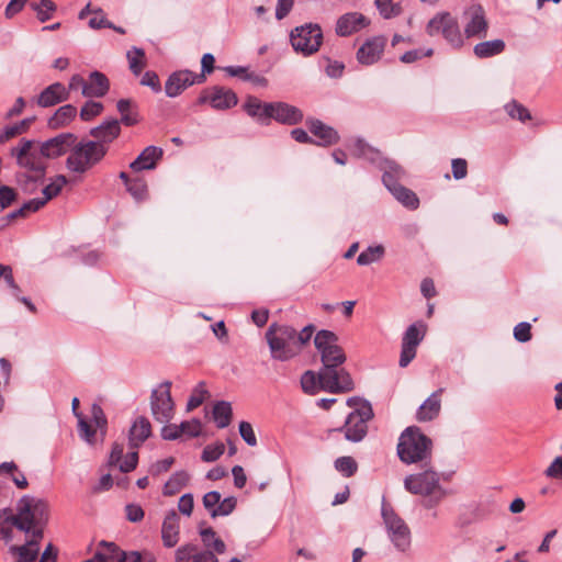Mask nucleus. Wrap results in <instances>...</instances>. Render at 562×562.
<instances>
[{
  "label": "nucleus",
  "instance_id": "1",
  "mask_svg": "<svg viewBox=\"0 0 562 562\" xmlns=\"http://www.w3.org/2000/svg\"><path fill=\"white\" fill-rule=\"evenodd\" d=\"M337 342L338 336L327 329L319 330L314 338L315 348L323 362L321 379L334 394L350 392L355 386L349 372L339 368L346 361V355Z\"/></svg>",
  "mask_w": 562,
  "mask_h": 562
},
{
  "label": "nucleus",
  "instance_id": "2",
  "mask_svg": "<svg viewBox=\"0 0 562 562\" xmlns=\"http://www.w3.org/2000/svg\"><path fill=\"white\" fill-rule=\"evenodd\" d=\"M5 521L15 527L26 536L44 538V529L48 522L49 512L45 501L34 496H22L15 506V513L5 509Z\"/></svg>",
  "mask_w": 562,
  "mask_h": 562
},
{
  "label": "nucleus",
  "instance_id": "3",
  "mask_svg": "<svg viewBox=\"0 0 562 562\" xmlns=\"http://www.w3.org/2000/svg\"><path fill=\"white\" fill-rule=\"evenodd\" d=\"M432 441L418 427H407L400 436L397 456L406 464L423 462L425 467L431 461Z\"/></svg>",
  "mask_w": 562,
  "mask_h": 562
},
{
  "label": "nucleus",
  "instance_id": "4",
  "mask_svg": "<svg viewBox=\"0 0 562 562\" xmlns=\"http://www.w3.org/2000/svg\"><path fill=\"white\" fill-rule=\"evenodd\" d=\"M440 474L427 465L423 472L409 474L404 479V487L414 495L428 497L425 502L427 508L438 505L447 495L440 485Z\"/></svg>",
  "mask_w": 562,
  "mask_h": 562
},
{
  "label": "nucleus",
  "instance_id": "5",
  "mask_svg": "<svg viewBox=\"0 0 562 562\" xmlns=\"http://www.w3.org/2000/svg\"><path fill=\"white\" fill-rule=\"evenodd\" d=\"M108 150L109 147H103L93 140H76L66 159V167L70 172L83 175L98 165L105 157Z\"/></svg>",
  "mask_w": 562,
  "mask_h": 562
},
{
  "label": "nucleus",
  "instance_id": "6",
  "mask_svg": "<svg viewBox=\"0 0 562 562\" xmlns=\"http://www.w3.org/2000/svg\"><path fill=\"white\" fill-rule=\"evenodd\" d=\"M266 340L271 358L278 361H288L299 355L294 340V328L289 325L272 323L266 331Z\"/></svg>",
  "mask_w": 562,
  "mask_h": 562
},
{
  "label": "nucleus",
  "instance_id": "7",
  "mask_svg": "<svg viewBox=\"0 0 562 562\" xmlns=\"http://www.w3.org/2000/svg\"><path fill=\"white\" fill-rule=\"evenodd\" d=\"M426 33L431 37L440 35L453 49H460L465 44L457 16L448 11L436 13L428 21Z\"/></svg>",
  "mask_w": 562,
  "mask_h": 562
},
{
  "label": "nucleus",
  "instance_id": "8",
  "mask_svg": "<svg viewBox=\"0 0 562 562\" xmlns=\"http://www.w3.org/2000/svg\"><path fill=\"white\" fill-rule=\"evenodd\" d=\"M381 514L394 547L401 552L407 551L411 547V530L385 498L382 499Z\"/></svg>",
  "mask_w": 562,
  "mask_h": 562
},
{
  "label": "nucleus",
  "instance_id": "9",
  "mask_svg": "<svg viewBox=\"0 0 562 562\" xmlns=\"http://www.w3.org/2000/svg\"><path fill=\"white\" fill-rule=\"evenodd\" d=\"M373 409L370 403L362 404L360 409L350 412L342 426L334 431L342 432L346 440L360 442L368 434V423L373 418Z\"/></svg>",
  "mask_w": 562,
  "mask_h": 562
},
{
  "label": "nucleus",
  "instance_id": "10",
  "mask_svg": "<svg viewBox=\"0 0 562 562\" xmlns=\"http://www.w3.org/2000/svg\"><path fill=\"white\" fill-rule=\"evenodd\" d=\"M323 41V32L318 24L307 23L291 31L290 42L296 53L304 56L316 53Z\"/></svg>",
  "mask_w": 562,
  "mask_h": 562
},
{
  "label": "nucleus",
  "instance_id": "11",
  "mask_svg": "<svg viewBox=\"0 0 562 562\" xmlns=\"http://www.w3.org/2000/svg\"><path fill=\"white\" fill-rule=\"evenodd\" d=\"M12 156L24 171L36 172L37 177H45L47 164L40 148H34V142L22 138L19 145L12 148Z\"/></svg>",
  "mask_w": 562,
  "mask_h": 562
},
{
  "label": "nucleus",
  "instance_id": "12",
  "mask_svg": "<svg viewBox=\"0 0 562 562\" xmlns=\"http://www.w3.org/2000/svg\"><path fill=\"white\" fill-rule=\"evenodd\" d=\"M463 36L468 38H484L488 31V21L481 4L473 3L462 12Z\"/></svg>",
  "mask_w": 562,
  "mask_h": 562
},
{
  "label": "nucleus",
  "instance_id": "13",
  "mask_svg": "<svg viewBox=\"0 0 562 562\" xmlns=\"http://www.w3.org/2000/svg\"><path fill=\"white\" fill-rule=\"evenodd\" d=\"M171 382L165 381L150 395V409L154 418L167 424L173 417L175 404L170 393Z\"/></svg>",
  "mask_w": 562,
  "mask_h": 562
},
{
  "label": "nucleus",
  "instance_id": "14",
  "mask_svg": "<svg viewBox=\"0 0 562 562\" xmlns=\"http://www.w3.org/2000/svg\"><path fill=\"white\" fill-rule=\"evenodd\" d=\"M427 326L424 322L418 321L409 325L402 338L401 356L398 364L401 368L407 367L416 357L418 345L425 338Z\"/></svg>",
  "mask_w": 562,
  "mask_h": 562
},
{
  "label": "nucleus",
  "instance_id": "15",
  "mask_svg": "<svg viewBox=\"0 0 562 562\" xmlns=\"http://www.w3.org/2000/svg\"><path fill=\"white\" fill-rule=\"evenodd\" d=\"M237 102V95L232 89L220 86L204 89L196 100L198 104L210 103L215 110L231 109L235 106Z\"/></svg>",
  "mask_w": 562,
  "mask_h": 562
},
{
  "label": "nucleus",
  "instance_id": "16",
  "mask_svg": "<svg viewBox=\"0 0 562 562\" xmlns=\"http://www.w3.org/2000/svg\"><path fill=\"white\" fill-rule=\"evenodd\" d=\"M205 81L203 74H195L191 70H178L172 72L166 83L165 92L169 98H176L180 95L187 88L194 83H202Z\"/></svg>",
  "mask_w": 562,
  "mask_h": 562
},
{
  "label": "nucleus",
  "instance_id": "17",
  "mask_svg": "<svg viewBox=\"0 0 562 562\" xmlns=\"http://www.w3.org/2000/svg\"><path fill=\"white\" fill-rule=\"evenodd\" d=\"M91 424H89L83 416L78 420V430L80 437L88 443H93L97 429L104 436L106 431L108 420L102 407L99 404L91 406Z\"/></svg>",
  "mask_w": 562,
  "mask_h": 562
},
{
  "label": "nucleus",
  "instance_id": "18",
  "mask_svg": "<svg viewBox=\"0 0 562 562\" xmlns=\"http://www.w3.org/2000/svg\"><path fill=\"white\" fill-rule=\"evenodd\" d=\"M77 136L72 133H61L57 136L43 142L40 146L42 155L46 159H54L70 151L75 145Z\"/></svg>",
  "mask_w": 562,
  "mask_h": 562
},
{
  "label": "nucleus",
  "instance_id": "19",
  "mask_svg": "<svg viewBox=\"0 0 562 562\" xmlns=\"http://www.w3.org/2000/svg\"><path fill=\"white\" fill-rule=\"evenodd\" d=\"M387 38L383 35L368 38L358 49L357 59L361 65H372L376 63L385 48Z\"/></svg>",
  "mask_w": 562,
  "mask_h": 562
},
{
  "label": "nucleus",
  "instance_id": "20",
  "mask_svg": "<svg viewBox=\"0 0 562 562\" xmlns=\"http://www.w3.org/2000/svg\"><path fill=\"white\" fill-rule=\"evenodd\" d=\"M370 24V20L359 12H348L338 18L336 34L341 37L350 36Z\"/></svg>",
  "mask_w": 562,
  "mask_h": 562
},
{
  "label": "nucleus",
  "instance_id": "21",
  "mask_svg": "<svg viewBox=\"0 0 562 562\" xmlns=\"http://www.w3.org/2000/svg\"><path fill=\"white\" fill-rule=\"evenodd\" d=\"M272 106L270 120L273 119L278 123L295 125L302 122L304 117L303 112L297 106L286 102H272Z\"/></svg>",
  "mask_w": 562,
  "mask_h": 562
},
{
  "label": "nucleus",
  "instance_id": "22",
  "mask_svg": "<svg viewBox=\"0 0 562 562\" xmlns=\"http://www.w3.org/2000/svg\"><path fill=\"white\" fill-rule=\"evenodd\" d=\"M68 100V90L61 82H54L47 86L36 98L41 108H50Z\"/></svg>",
  "mask_w": 562,
  "mask_h": 562
},
{
  "label": "nucleus",
  "instance_id": "23",
  "mask_svg": "<svg viewBox=\"0 0 562 562\" xmlns=\"http://www.w3.org/2000/svg\"><path fill=\"white\" fill-rule=\"evenodd\" d=\"M121 133L120 121L116 119L104 121L99 126L90 130V135L94 138V143H100L103 147H108L110 143L116 139Z\"/></svg>",
  "mask_w": 562,
  "mask_h": 562
},
{
  "label": "nucleus",
  "instance_id": "24",
  "mask_svg": "<svg viewBox=\"0 0 562 562\" xmlns=\"http://www.w3.org/2000/svg\"><path fill=\"white\" fill-rule=\"evenodd\" d=\"M176 562H220L214 552L200 550L194 544H184L176 551Z\"/></svg>",
  "mask_w": 562,
  "mask_h": 562
},
{
  "label": "nucleus",
  "instance_id": "25",
  "mask_svg": "<svg viewBox=\"0 0 562 562\" xmlns=\"http://www.w3.org/2000/svg\"><path fill=\"white\" fill-rule=\"evenodd\" d=\"M164 150L157 146H147L137 158L130 164V168L135 172L153 170L157 162L162 158Z\"/></svg>",
  "mask_w": 562,
  "mask_h": 562
},
{
  "label": "nucleus",
  "instance_id": "26",
  "mask_svg": "<svg viewBox=\"0 0 562 562\" xmlns=\"http://www.w3.org/2000/svg\"><path fill=\"white\" fill-rule=\"evenodd\" d=\"M306 125L310 132L319 139V142L316 143L317 145L330 146L339 140L337 131L317 119H308Z\"/></svg>",
  "mask_w": 562,
  "mask_h": 562
},
{
  "label": "nucleus",
  "instance_id": "27",
  "mask_svg": "<svg viewBox=\"0 0 562 562\" xmlns=\"http://www.w3.org/2000/svg\"><path fill=\"white\" fill-rule=\"evenodd\" d=\"M110 90V81L108 77L95 70L89 75L87 83L83 87L82 95L88 98H102Z\"/></svg>",
  "mask_w": 562,
  "mask_h": 562
},
{
  "label": "nucleus",
  "instance_id": "28",
  "mask_svg": "<svg viewBox=\"0 0 562 562\" xmlns=\"http://www.w3.org/2000/svg\"><path fill=\"white\" fill-rule=\"evenodd\" d=\"M443 389L440 387L418 407L416 412V419L418 422H430L438 417L441 409V394Z\"/></svg>",
  "mask_w": 562,
  "mask_h": 562
},
{
  "label": "nucleus",
  "instance_id": "29",
  "mask_svg": "<svg viewBox=\"0 0 562 562\" xmlns=\"http://www.w3.org/2000/svg\"><path fill=\"white\" fill-rule=\"evenodd\" d=\"M179 516L175 510H170L161 526V539L167 548L175 547L179 541Z\"/></svg>",
  "mask_w": 562,
  "mask_h": 562
},
{
  "label": "nucleus",
  "instance_id": "30",
  "mask_svg": "<svg viewBox=\"0 0 562 562\" xmlns=\"http://www.w3.org/2000/svg\"><path fill=\"white\" fill-rule=\"evenodd\" d=\"M150 435H151V425H150L149 420L144 416L137 417L130 428V434H128L130 447L133 449H137L146 441V439Z\"/></svg>",
  "mask_w": 562,
  "mask_h": 562
},
{
  "label": "nucleus",
  "instance_id": "31",
  "mask_svg": "<svg viewBox=\"0 0 562 562\" xmlns=\"http://www.w3.org/2000/svg\"><path fill=\"white\" fill-rule=\"evenodd\" d=\"M43 538L27 536L22 546H12L10 552L19 557L20 562H35L40 553V543Z\"/></svg>",
  "mask_w": 562,
  "mask_h": 562
},
{
  "label": "nucleus",
  "instance_id": "32",
  "mask_svg": "<svg viewBox=\"0 0 562 562\" xmlns=\"http://www.w3.org/2000/svg\"><path fill=\"white\" fill-rule=\"evenodd\" d=\"M244 108L247 114L257 119L258 122L262 124L270 122L271 110H273L272 102H261L256 97H249Z\"/></svg>",
  "mask_w": 562,
  "mask_h": 562
},
{
  "label": "nucleus",
  "instance_id": "33",
  "mask_svg": "<svg viewBox=\"0 0 562 562\" xmlns=\"http://www.w3.org/2000/svg\"><path fill=\"white\" fill-rule=\"evenodd\" d=\"M506 44L501 38L480 42L473 47V54L479 59H486L501 55L505 50Z\"/></svg>",
  "mask_w": 562,
  "mask_h": 562
},
{
  "label": "nucleus",
  "instance_id": "34",
  "mask_svg": "<svg viewBox=\"0 0 562 562\" xmlns=\"http://www.w3.org/2000/svg\"><path fill=\"white\" fill-rule=\"evenodd\" d=\"M77 115V108L72 104H65L58 108L48 120V126L57 130L67 126Z\"/></svg>",
  "mask_w": 562,
  "mask_h": 562
},
{
  "label": "nucleus",
  "instance_id": "35",
  "mask_svg": "<svg viewBox=\"0 0 562 562\" xmlns=\"http://www.w3.org/2000/svg\"><path fill=\"white\" fill-rule=\"evenodd\" d=\"M386 189L405 207L416 210L419 206V199L416 193L401 183Z\"/></svg>",
  "mask_w": 562,
  "mask_h": 562
},
{
  "label": "nucleus",
  "instance_id": "36",
  "mask_svg": "<svg viewBox=\"0 0 562 562\" xmlns=\"http://www.w3.org/2000/svg\"><path fill=\"white\" fill-rule=\"evenodd\" d=\"M200 537L205 550L214 552L215 555L225 553L226 544L212 527L201 529Z\"/></svg>",
  "mask_w": 562,
  "mask_h": 562
},
{
  "label": "nucleus",
  "instance_id": "37",
  "mask_svg": "<svg viewBox=\"0 0 562 562\" xmlns=\"http://www.w3.org/2000/svg\"><path fill=\"white\" fill-rule=\"evenodd\" d=\"M301 386L304 393L314 395L319 390H324L330 393V390L326 387L325 382L321 379V370L315 373L314 371H305L301 376Z\"/></svg>",
  "mask_w": 562,
  "mask_h": 562
},
{
  "label": "nucleus",
  "instance_id": "38",
  "mask_svg": "<svg viewBox=\"0 0 562 562\" xmlns=\"http://www.w3.org/2000/svg\"><path fill=\"white\" fill-rule=\"evenodd\" d=\"M95 554L101 557L100 562H122L124 558L123 550L116 543L106 540L98 543Z\"/></svg>",
  "mask_w": 562,
  "mask_h": 562
},
{
  "label": "nucleus",
  "instance_id": "39",
  "mask_svg": "<svg viewBox=\"0 0 562 562\" xmlns=\"http://www.w3.org/2000/svg\"><path fill=\"white\" fill-rule=\"evenodd\" d=\"M116 108L121 114L120 124L123 123L125 126H133L139 122L136 104L133 103L132 100L121 99L117 101Z\"/></svg>",
  "mask_w": 562,
  "mask_h": 562
},
{
  "label": "nucleus",
  "instance_id": "40",
  "mask_svg": "<svg viewBox=\"0 0 562 562\" xmlns=\"http://www.w3.org/2000/svg\"><path fill=\"white\" fill-rule=\"evenodd\" d=\"M404 169L393 160H386L383 166L382 181L386 188L400 184L404 178Z\"/></svg>",
  "mask_w": 562,
  "mask_h": 562
},
{
  "label": "nucleus",
  "instance_id": "41",
  "mask_svg": "<svg viewBox=\"0 0 562 562\" xmlns=\"http://www.w3.org/2000/svg\"><path fill=\"white\" fill-rule=\"evenodd\" d=\"M213 419L218 428H226L233 416V409L229 402L218 401L213 406Z\"/></svg>",
  "mask_w": 562,
  "mask_h": 562
},
{
  "label": "nucleus",
  "instance_id": "42",
  "mask_svg": "<svg viewBox=\"0 0 562 562\" xmlns=\"http://www.w3.org/2000/svg\"><path fill=\"white\" fill-rule=\"evenodd\" d=\"M128 60L130 70L135 75L139 76L144 67L146 66V56L143 48L133 46L126 53Z\"/></svg>",
  "mask_w": 562,
  "mask_h": 562
},
{
  "label": "nucleus",
  "instance_id": "43",
  "mask_svg": "<svg viewBox=\"0 0 562 562\" xmlns=\"http://www.w3.org/2000/svg\"><path fill=\"white\" fill-rule=\"evenodd\" d=\"M16 180L25 193H33L43 183L44 177H37L36 172L21 171L16 175Z\"/></svg>",
  "mask_w": 562,
  "mask_h": 562
},
{
  "label": "nucleus",
  "instance_id": "44",
  "mask_svg": "<svg viewBox=\"0 0 562 562\" xmlns=\"http://www.w3.org/2000/svg\"><path fill=\"white\" fill-rule=\"evenodd\" d=\"M190 475L186 471H178L171 475L164 486V495L171 496L187 485Z\"/></svg>",
  "mask_w": 562,
  "mask_h": 562
},
{
  "label": "nucleus",
  "instance_id": "45",
  "mask_svg": "<svg viewBox=\"0 0 562 562\" xmlns=\"http://www.w3.org/2000/svg\"><path fill=\"white\" fill-rule=\"evenodd\" d=\"M68 183V179L64 175H58L54 177L50 182L43 188L44 198H41L42 201H45V204L57 196L61 189Z\"/></svg>",
  "mask_w": 562,
  "mask_h": 562
},
{
  "label": "nucleus",
  "instance_id": "46",
  "mask_svg": "<svg viewBox=\"0 0 562 562\" xmlns=\"http://www.w3.org/2000/svg\"><path fill=\"white\" fill-rule=\"evenodd\" d=\"M33 121L34 117H27L20 121L19 123L5 126L3 131L0 132V143H4L16 135L25 133Z\"/></svg>",
  "mask_w": 562,
  "mask_h": 562
},
{
  "label": "nucleus",
  "instance_id": "47",
  "mask_svg": "<svg viewBox=\"0 0 562 562\" xmlns=\"http://www.w3.org/2000/svg\"><path fill=\"white\" fill-rule=\"evenodd\" d=\"M385 249L382 245L369 246L357 258L359 266H368L379 261L384 256Z\"/></svg>",
  "mask_w": 562,
  "mask_h": 562
},
{
  "label": "nucleus",
  "instance_id": "48",
  "mask_svg": "<svg viewBox=\"0 0 562 562\" xmlns=\"http://www.w3.org/2000/svg\"><path fill=\"white\" fill-rule=\"evenodd\" d=\"M31 8L36 12V16L42 23L48 21L57 9L56 4L52 0L32 2Z\"/></svg>",
  "mask_w": 562,
  "mask_h": 562
},
{
  "label": "nucleus",
  "instance_id": "49",
  "mask_svg": "<svg viewBox=\"0 0 562 562\" xmlns=\"http://www.w3.org/2000/svg\"><path fill=\"white\" fill-rule=\"evenodd\" d=\"M374 3L384 19L398 16L403 12V8L400 2H393L392 0H375Z\"/></svg>",
  "mask_w": 562,
  "mask_h": 562
},
{
  "label": "nucleus",
  "instance_id": "50",
  "mask_svg": "<svg viewBox=\"0 0 562 562\" xmlns=\"http://www.w3.org/2000/svg\"><path fill=\"white\" fill-rule=\"evenodd\" d=\"M334 465L335 469L345 477L355 475L358 470L357 461L349 456L337 458Z\"/></svg>",
  "mask_w": 562,
  "mask_h": 562
},
{
  "label": "nucleus",
  "instance_id": "51",
  "mask_svg": "<svg viewBox=\"0 0 562 562\" xmlns=\"http://www.w3.org/2000/svg\"><path fill=\"white\" fill-rule=\"evenodd\" d=\"M504 108L506 113L514 120L525 123L531 119L529 110L516 100L508 102Z\"/></svg>",
  "mask_w": 562,
  "mask_h": 562
},
{
  "label": "nucleus",
  "instance_id": "52",
  "mask_svg": "<svg viewBox=\"0 0 562 562\" xmlns=\"http://www.w3.org/2000/svg\"><path fill=\"white\" fill-rule=\"evenodd\" d=\"M209 396V391L206 390L205 383L201 381L192 391V394L190 395L188 403H187V411H193L194 408L199 407L203 404V402Z\"/></svg>",
  "mask_w": 562,
  "mask_h": 562
},
{
  "label": "nucleus",
  "instance_id": "53",
  "mask_svg": "<svg viewBox=\"0 0 562 562\" xmlns=\"http://www.w3.org/2000/svg\"><path fill=\"white\" fill-rule=\"evenodd\" d=\"M126 190L137 201H142L147 195L146 181L140 177H134L131 182L127 183Z\"/></svg>",
  "mask_w": 562,
  "mask_h": 562
},
{
  "label": "nucleus",
  "instance_id": "54",
  "mask_svg": "<svg viewBox=\"0 0 562 562\" xmlns=\"http://www.w3.org/2000/svg\"><path fill=\"white\" fill-rule=\"evenodd\" d=\"M103 104L98 101L86 102L80 110V119L85 122L91 121L103 112Z\"/></svg>",
  "mask_w": 562,
  "mask_h": 562
},
{
  "label": "nucleus",
  "instance_id": "55",
  "mask_svg": "<svg viewBox=\"0 0 562 562\" xmlns=\"http://www.w3.org/2000/svg\"><path fill=\"white\" fill-rule=\"evenodd\" d=\"M353 151L358 157L367 158L369 160H374L375 156H378V151H375L368 143H366L362 138H357L353 143Z\"/></svg>",
  "mask_w": 562,
  "mask_h": 562
},
{
  "label": "nucleus",
  "instance_id": "56",
  "mask_svg": "<svg viewBox=\"0 0 562 562\" xmlns=\"http://www.w3.org/2000/svg\"><path fill=\"white\" fill-rule=\"evenodd\" d=\"M237 505V499L234 496L226 497L221 499L217 508L212 510V518H216L218 516H228L234 512Z\"/></svg>",
  "mask_w": 562,
  "mask_h": 562
},
{
  "label": "nucleus",
  "instance_id": "57",
  "mask_svg": "<svg viewBox=\"0 0 562 562\" xmlns=\"http://www.w3.org/2000/svg\"><path fill=\"white\" fill-rule=\"evenodd\" d=\"M225 451V446L222 442H217L215 445H207L203 451L201 459L204 462H214L216 461Z\"/></svg>",
  "mask_w": 562,
  "mask_h": 562
},
{
  "label": "nucleus",
  "instance_id": "58",
  "mask_svg": "<svg viewBox=\"0 0 562 562\" xmlns=\"http://www.w3.org/2000/svg\"><path fill=\"white\" fill-rule=\"evenodd\" d=\"M122 562H157L155 555L149 551H124Z\"/></svg>",
  "mask_w": 562,
  "mask_h": 562
},
{
  "label": "nucleus",
  "instance_id": "59",
  "mask_svg": "<svg viewBox=\"0 0 562 562\" xmlns=\"http://www.w3.org/2000/svg\"><path fill=\"white\" fill-rule=\"evenodd\" d=\"M181 435H188L189 437H199L202 432V424L199 419L193 418L189 422H182L180 425Z\"/></svg>",
  "mask_w": 562,
  "mask_h": 562
},
{
  "label": "nucleus",
  "instance_id": "60",
  "mask_svg": "<svg viewBox=\"0 0 562 562\" xmlns=\"http://www.w3.org/2000/svg\"><path fill=\"white\" fill-rule=\"evenodd\" d=\"M314 330L315 327L312 324L305 326L301 331H297L294 328V340L296 342V347L299 348V352L301 351L302 347L311 340Z\"/></svg>",
  "mask_w": 562,
  "mask_h": 562
},
{
  "label": "nucleus",
  "instance_id": "61",
  "mask_svg": "<svg viewBox=\"0 0 562 562\" xmlns=\"http://www.w3.org/2000/svg\"><path fill=\"white\" fill-rule=\"evenodd\" d=\"M239 434L243 440L250 447L257 446V437L252 429V426L248 422L239 423Z\"/></svg>",
  "mask_w": 562,
  "mask_h": 562
},
{
  "label": "nucleus",
  "instance_id": "62",
  "mask_svg": "<svg viewBox=\"0 0 562 562\" xmlns=\"http://www.w3.org/2000/svg\"><path fill=\"white\" fill-rule=\"evenodd\" d=\"M18 198L16 191L8 186L0 187V207H9Z\"/></svg>",
  "mask_w": 562,
  "mask_h": 562
},
{
  "label": "nucleus",
  "instance_id": "63",
  "mask_svg": "<svg viewBox=\"0 0 562 562\" xmlns=\"http://www.w3.org/2000/svg\"><path fill=\"white\" fill-rule=\"evenodd\" d=\"M514 337L519 342H527L531 339V325L528 322H521L514 328Z\"/></svg>",
  "mask_w": 562,
  "mask_h": 562
},
{
  "label": "nucleus",
  "instance_id": "64",
  "mask_svg": "<svg viewBox=\"0 0 562 562\" xmlns=\"http://www.w3.org/2000/svg\"><path fill=\"white\" fill-rule=\"evenodd\" d=\"M140 85L149 87L154 92H160L161 91V85L159 81V77L155 71L148 70L146 71L142 79Z\"/></svg>",
  "mask_w": 562,
  "mask_h": 562
}]
</instances>
